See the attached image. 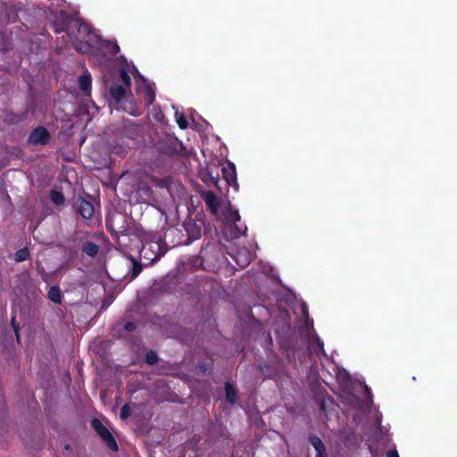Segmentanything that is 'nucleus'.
I'll return each instance as SVG.
<instances>
[{
  "label": "nucleus",
  "instance_id": "nucleus-1",
  "mask_svg": "<svg viewBox=\"0 0 457 457\" xmlns=\"http://www.w3.org/2000/svg\"><path fill=\"white\" fill-rule=\"evenodd\" d=\"M201 265L206 270H215L220 268L224 253L220 245L214 243H207L199 253Z\"/></svg>",
  "mask_w": 457,
  "mask_h": 457
},
{
  "label": "nucleus",
  "instance_id": "nucleus-2",
  "mask_svg": "<svg viewBox=\"0 0 457 457\" xmlns=\"http://www.w3.org/2000/svg\"><path fill=\"white\" fill-rule=\"evenodd\" d=\"M222 215L224 221L228 224V229L231 238L237 239L245 235L247 227L245 225L237 224V222L241 220L240 214L237 209H234L228 204V207L224 208Z\"/></svg>",
  "mask_w": 457,
  "mask_h": 457
},
{
  "label": "nucleus",
  "instance_id": "nucleus-3",
  "mask_svg": "<svg viewBox=\"0 0 457 457\" xmlns=\"http://www.w3.org/2000/svg\"><path fill=\"white\" fill-rule=\"evenodd\" d=\"M91 427L101 437L106 446L112 451L118 450V445L112 434L109 431L107 427L98 419H93L91 420Z\"/></svg>",
  "mask_w": 457,
  "mask_h": 457
},
{
  "label": "nucleus",
  "instance_id": "nucleus-4",
  "mask_svg": "<svg viewBox=\"0 0 457 457\" xmlns=\"http://www.w3.org/2000/svg\"><path fill=\"white\" fill-rule=\"evenodd\" d=\"M50 139L51 136L47 129L43 126H37L29 133L27 142L33 145H46L49 143Z\"/></svg>",
  "mask_w": 457,
  "mask_h": 457
},
{
  "label": "nucleus",
  "instance_id": "nucleus-5",
  "mask_svg": "<svg viewBox=\"0 0 457 457\" xmlns=\"http://www.w3.org/2000/svg\"><path fill=\"white\" fill-rule=\"evenodd\" d=\"M182 148V144L176 139H169L165 142H160L157 145L158 151L167 156L179 155Z\"/></svg>",
  "mask_w": 457,
  "mask_h": 457
},
{
  "label": "nucleus",
  "instance_id": "nucleus-6",
  "mask_svg": "<svg viewBox=\"0 0 457 457\" xmlns=\"http://www.w3.org/2000/svg\"><path fill=\"white\" fill-rule=\"evenodd\" d=\"M76 208L78 213L83 218L89 220L95 214V206L92 202L87 201L82 197L76 200Z\"/></svg>",
  "mask_w": 457,
  "mask_h": 457
},
{
  "label": "nucleus",
  "instance_id": "nucleus-7",
  "mask_svg": "<svg viewBox=\"0 0 457 457\" xmlns=\"http://www.w3.org/2000/svg\"><path fill=\"white\" fill-rule=\"evenodd\" d=\"M222 177L227 182L228 186L235 187V188L238 189V184L237 182V171L236 166L232 162H228L226 166H223L221 169Z\"/></svg>",
  "mask_w": 457,
  "mask_h": 457
},
{
  "label": "nucleus",
  "instance_id": "nucleus-8",
  "mask_svg": "<svg viewBox=\"0 0 457 457\" xmlns=\"http://www.w3.org/2000/svg\"><path fill=\"white\" fill-rule=\"evenodd\" d=\"M203 198L211 213L217 215L220 203L216 195L212 191H207L204 193Z\"/></svg>",
  "mask_w": 457,
  "mask_h": 457
},
{
  "label": "nucleus",
  "instance_id": "nucleus-9",
  "mask_svg": "<svg viewBox=\"0 0 457 457\" xmlns=\"http://www.w3.org/2000/svg\"><path fill=\"white\" fill-rule=\"evenodd\" d=\"M233 258L237 265L243 269L250 264L252 254L246 248H242L237 251Z\"/></svg>",
  "mask_w": 457,
  "mask_h": 457
},
{
  "label": "nucleus",
  "instance_id": "nucleus-10",
  "mask_svg": "<svg viewBox=\"0 0 457 457\" xmlns=\"http://www.w3.org/2000/svg\"><path fill=\"white\" fill-rule=\"evenodd\" d=\"M185 228L188 237L187 239V244H191L193 241L199 239L202 236L201 228L195 222L186 223Z\"/></svg>",
  "mask_w": 457,
  "mask_h": 457
},
{
  "label": "nucleus",
  "instance_id": "nucleus-11",
  "mask_svg": "<svg viewBox=\"0 0 457 457\" xmlns=\"http://www.w3.org/2000/svg\"><path fill=\"white\" fill-rule=\"evenodd\" d=\"M110 96L116 103H120L126 95V90L122 85L115 83L110 87Z\"/></svg>",
  "mask_w": 457,
  "mask_h": 457
},
{
  "label": "nucleus",
  "instance_id": "nucleus-12",
  "mask_svg": "<svg viewBox=\"0 0 457 457\" xmlns=\"http://www.w3.org/2000/svg\"><path fill=\"white\" fill-rule=\"evenodd\" d=\"M310 442L317 452L316 457H325L326 448L323 442L318 436H311Z\"/></svg>",
  "mask_w": 457,
  "mask_h": 457
},
{
  "label": "nucleus",
  "instance_id": "nucleus-13",
  "mask_svg": "<svg viewBox=\"0 0 457 457\" xmlns=\"http://www.w3.org/2000/svg\"><path fill=\"white\" fill-rule=\"evenodd\" d=\"M81 251L89 257H96L99 252V245L87 241L82 245Z\"/></svg>",
  "mask_w": 457,
  "mask_h": 457
},
{
  "label": "nucleus",
  "instance_id": "nucleus-14",
  "mask_svg": "<svg viewBox=\"0 0 457 457\" xmlns=\"http://www.w3.org/2000/svg\"><path fill=\"white\" fill-rule=\"evenodd\" d=\"M91 82H92V79H91L90 74L85 73V74L80 75L79 78V89L82 92H84L85 94H87L91 89Z\"/></svg>",
  "mask_w": 457,
  "mask_h": 457
},
{
  "label": "nucleus",
  "instance_id": "nucleus-15",
  "mask_svg": "<svg viewBox=\"0 0 457 457\" xmlns=\"http://www.w3.org/2000/svg\"><path fill=\"white\" fill-rule=\"evenodd\" d=\"M47 297L54 303H62V291L58 286H52L47 293Z\"/></svg>",
  "mask_w": 457,
  "mask_h": 457
},
{
  "label": "nucleus",
  "instance_id": "nucleus-16",
  "mask_svg": "<svg viewBox=\"0 0 457 457\" xmlns=\"http://www.w3.org/2000/svg\"><path fill=\"white\" fill-rule=\"evenodd\" d=\"M155 100V92L154 87L151 85H146L144 89V101L147 106H150L154 104Z\"/></svg>",
  "mask_w": 457,
  "mask_h": 457
},
{
  "label": "nucleus",
  "instance_id": "nucleus-17",
  "mask_svg": "<svg viewBox=\"0 0 457 457\" xmlns=\"http://www.w3.org/2000/svg\"><path fill=\"white\" fill-rule=\"evenodd\" d=\"M225 393H226V399H227V401L229 403L234 404L237 402V391H236V388L234 387V386L231 383L226 382V384H225Z\"/></svg>",
  "mask_w": 457,
  "mask_h": 457
},
{
  "label": "nucleus",
  "instance_id": "nucleus-18",
  "mask_svg": "<svg viewBox=\"0 0 457 457\" xmlns=\"http://www.w3.org/2000/svg\"><path fill=\"white\" fill-rule=\"evenodd\" d=\"M310 350L314 352L317 355L324 354V345L323 342L320 339L319 337H316L311 343L309 346Z\"/></svg>",
  "mask_w": 457,
  "mask_h": 457
},
{
  "label": "nucleus",
  "instance_id": "nucleus-19",
  "mask_svg": "<svg viewBox=\"0 0 457 457\" xmlns=\"http://www.w3.org/2000/svg\"><path fill=\"white\" fill-rule=\"evenodd\" d=\"M105 226H106V228L113 235L115 234L116 236L120 233H123V231H125V228H123V226H121L119 229H117L114 226V219L113 218H107L105 220Z\"/></svg>",
  "mask_w": 457,
  "mask_h": 457
},
{
  "label": "nucleus",
  "instance_id": "nucleus-20",
  "mask_svg": "<svg viewBox=\"0 0 457 457\" xmlns=\"http://www.w3.org/2000/svg\"><path fill=\"white\" fill-rule=\"evenodd\" d=\"M29 258V251L27 247H23L18 250L14 254V260L16 262H21Z\"/></svg>",
  "mask_w": 457,
  "mask_h": 457
},
{
  "label": "nucleus",
  "instance_id": "nucleus-21",
  "mask_svg": "<svg viewBox=\"0 0 457 457\" xmlns=\"http://www.w3.org/2000/svg\"><path fill=\"white\" fill-rule=\"evenodd\" d=\"M50 199L54 204H55L57 205H61L64 203V195L60 191L51 190L50 191Z\"/></svg>",
  "mask_w": 457,
  "mask_h": 457
},
{
  "label": "nucleus",
  "instance_id": "nucleus-22",
  "mask_svg": "<svg viewBox=\"0 0 457 457\" xmlns=\"http://www.w3.org/2000/svg\"><path fill=\"white\" fill-rule=\"evenodd\" d=\"M175 116H176V121H177L179 127L181 129H186L188 126V122H187L185 115L183 113H179V112H176Z\"/></svg>",
  "mask_w": 457,
  "mask_h": 457
},
{
  "label": "nucleus",
  "instance_id": "nucleus-23",
  "mask_svg": "<svg viewBox=\"0 0 457 457\" xmlns=\"http://www.w3.org/2000/svg\"><path fill=\"white\" fill-rule=\"evenodd\" d=\"M159 360L158 354L156 352L150 350L145 354V361L149 365H154L157 363Z\"/></svg>",
  "mask_w": 457,
  "mask_h": 457
},
{
  "label": "nucleus",
  "instance_id": "nucleus-24",
  "mask_svg": "<svg viewBox=\"0 0 457 457\" xmlns=\"http://www.w3.org/2000/svg\"><path fill=\"white\" fill-rule=\"evenodd\" d=\"M120 81L126 86L128 88L131 86V79L125 69H120Z\"/></svg>",
  "mask_w": 457,
  "mask_h": 457
},
{
  "label": "nucleus",
  "instance_id": "nucleus-25",
  "mask_svg": "<svg viewBox=\"0 0 457 457\" xmlns=\"http://www.w3.org/2000/svg\"><path fill=\"white\" fill-rule=\"evenodd\" d=\"M104 46L109 50L112 55H116L120 52V46L117 42L106 41Z\"/></svg>",
  "mask_w": 457,
  "mask_h": 457
},
{
  "label": "nucleus",
  "instance_id": "nucleus-26",
  "mask_svg": "<svg viewBox=\"0 0 457 457\" xmlns=\"http://www.w3.org/2000/svg\"><path fill=\"white\" fill-rule=\"evenodd\" d=\"M142 271V264L138 262L134 261L132 264L130 279L136 278Z\"/></svg>",
  "mask_w": 457,
  "mask_h": 457
},
{
  "label": "nucleus",
  "instance_id": "nucleus-27",
  "mask_svg": "<svg viewBox=\"0 0 457 457\" xmlns=\"http://www.w3.org/2000/svg\"><path fill=\"white\" fill-rule=\"evenodd\" d=\"M125 129L131 133V136L129 137L131 139L135 140L138 134L139 128L136 125H129L125 127Z\"/></svg>",
  "mask_w": 457,
  "mask_h": 457
},
{
  "label": "nucleus",
  "instance_id": "nucleus-28",
  "mask_svg": "<svg viewBox=\"0 0 457 457\" xmlns=\"http://www.w3.org/2000/svg\"><path fill=\"white\" fill-rule=\"evenodd\" d=\"M130 415H131V411H130V408H129V404H124L120 410V419L126 420Z\"/></svg>",
  "mask_w": 457,
  "mask_h": 457
},
{
  "label": "nucleus",
  "instance_id": "nucleus-29",
  "mask_svg": "<svg viewBox=\"0 0 457 457\" xmlns=\"http://www.w3.org/2000/svg\"><path fill=\"white\" fill-rule=\"evenodd\" d=\"M361 386L363 388L364 390V393H365V400L368 403H372V397H371V392H370V389L368 387L367 385H365L364 383H360Z\"/></svg>",
  "mask_w": 457,
  "mask_h": 457
},
{
  "label": "nucleus",
  "instance_id": "nucleus-30",
  "mask_svg": "<svg viewBox=\"0 0 457 457\" xmlns=\"http://www.w3.org/2000/svg\"><path fill=\"white\" fill-rule=\"evenodd\" d=\"M150 247H147V244H144L141 249V254L144 255L145 258L150 259L152 261H154L155 259L159 258L158 255H154V258L147 257V251L150 250Z\"/></svg>",
  "mask_w": 457,
  "mask_h": 457
},
{
  "label": "nucleus",
  "instance_id": "nucleus-31",
  "mask_svg": "<svg viewBox=\"0 0 457 457\" xmlns=\"http://www.w3.org/2000/svg\"><path fill=\"white\" fill-rule=\"evenodd\" d=\"M137 326L134 322L132 321H129L125 324L124 326V328L127 330V331H129V332H132L136 329Z\"/></svg>",
  "mask_w": 457,
  "mask_h": 457
},
{
  "label": "nucleus",
  "instance_id": "nucleus-32",
  "mask_svg": "<svg viewBox=\"0 0 457 457\" xmlns=\"http://www.w3.org/2000/svg\"><path fill=\"white\" fill-rule=\"evenodd\" d=\"M12 328H13V330L15 332V335H16V337H17V341L19 342L20 341L19 325H17L15 323L14 318H12Z\"/></svg>",
  "mask_w": 457,
  "mask_h": 457
},
{
  "label": "nucleus",
  "instance_id": "nucleus-33",
  "mask_svg": "<svg viewBox=\"0 0 457 457\" xmlns=\"http://www.w3.org/2000/svg\"><path fill=\"white\" fill-rule=\"evenodd\" d=\"M386 457H399V454L395 450H389L386 453Z\"/></svg>",
  "mask_w": 457,
  "mask_h": 457
},
{
  "label": "nucleus",
  "instance_id": "nucleus-34",
  "mask_svg": "<svg viewBox=\"0 0 457 457\" xmlns=\"http://www.w3.org/2000/svg\"><path fill=\"white\" fill-rule=\"evenodd\" d=\"M193 336H194V333H193L192 330H188V331L186 332V337H187L191 338V337H193Z\"/></svg>",
  "mask_w": 457,
  "mask_h": 457
},
{
  "label": "nucleus",
  "instance_id": "nucleus-35",
  "mask_svg": "<svg viewBox=\"0 0 457 457\" xmlns=\"http://www.w3.org/2000/svg\"><path fill=\"white\" fill-rule=\"evenodd\" d=\"M199 369H200V371H204V372L207 371V368H206L205 364L200 365Z\"/></svg>",
  "mask_w": 457,
  "mask_h": 457
},
{
  "label": "nucleus",
  "instance_id": "nucleus-36",
  "mask_svg": "<svg viewBox=\"0 0 457 457\" xmlns=\"http://www.w3.org/2000/svg\"><path fill=\"white\" fill-rule=\"evenodd\" d=\"M337 371H343V372H345V371H346V370L342 369V370H338Z\"/></svg>",
  "mask_w": 457,
  "mask_h": 457
},
{
  "label": "nucleus",
  "instance_id": "nucleus-37",
  "mask_svg": "<svg viewBox=\"0 0 457 457\" xmlns=\"http://www.w3.org/2000/svg\"><path fill=\"white\" fill-rule=\"evenodd\" d=\"M324 405H325L324 402H321V408L322 409H324Z\"/></svg>",
  "mask_w": 457,
  "mask_h": 457
},
{
  "label": "nucleus",
  "instance_id": "nucleus-38",
  "mask_svg": "<svg viewBox=\"0 0 457 457\" xmlns=\"http://www.w3.org/2000/svg\"><path fill=\"white\" fill-rule=\"evenodd\" d=\"M344 375H348L349 373L348 372H345V373H343Z\"/></svg>",
  "mask_w": 457,
  "mask_h": 457
}]
</instances>
